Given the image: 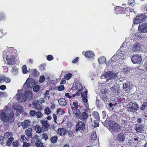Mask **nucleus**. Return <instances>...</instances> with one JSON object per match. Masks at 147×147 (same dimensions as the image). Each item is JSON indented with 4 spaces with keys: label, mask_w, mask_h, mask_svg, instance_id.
<instances>
[{
    "label": "nucleus",
    "mask_w": 147,
    "mask_h": 147,
    "mask_svg": "<svg viewBox=\"0 0 147 147\" xmlns=\"http://www.w3.org/2000/svg\"><path fill=\"white\" fill-rule=\"evenodd\" d=\"M11 110V109L7 105L5 109L0 110V118L3 122L11 123L13 121L14 114Z\"/></svg>",
    "instance_id": "nucleus-1"
},
{
    "label": "nucleus",
    "mask_w": 147,
    "mask_h": 147,
    "mask_svg": "<svg viewBox=\"0 0 147 147\" xmlns=\"http://www.w3.org/2000/svg\"><path fill=\"white\" fill-rule=\"evenodd\" d=\"M22 90H18V94L16 95L20 102H24L27 99L30 100L33 98L32 92L28 90H26L24 94L22 93Z\"/></svg>",
    "instance_id": "nucleus-2"
},
{
    "label": "nucleus",
    "mask_w": 147,
    "mask_h": 147,
    "mask_svg": "<svg viewBox=\"0 0 147 147\" xmlns=\"http://www.w3.org/2000/svg\"><path fill=\"white\" fill-rule=\"evenodd\" d=\"M126 57V55L123 53L118 51L112 57L109 61V63L112 62H116L120 64H122L125 61V59Z\"/></svg>",
    "instance_id": "nucleus-3"
},
{
    "label": "nucleus",
    "mask_w": 147,
    "mask_h": 147,
    "mask_svg": "<svg viewBox=\"0 0 147 147\" xmlns=\"http://www.w3.org/2000/svg\"><path fill=\"white\" fill-rule=\"evenodd\" d=\"M107 123L108 128L111 132H118L121 131L122 127L118 123L111 120H109Z\"/></svg>",
    "instance_id": "nucleus-4"
},
{
    "label": "nucleus",
    "mask_w": 147,
    "mask_h": 147,
    "mask_svg": "<svg viewBox=\"0 0 147 147\" xmlns=\"http://www.w3.org/2000/svg\"><path fill=\"white\" fill-rule=\"evenodd\" d=\"M117 73L113 71H109L104 73L102 75V77L107 79L106 82H108V80H113L116 79L117 77Z\"/></svg>",
    "instance_id": "nucleus-5"
},
{
    "label": "nucleus",
    "mask_w": 147,
    "mask_h": 147,
    "mask_svg": "<svg viewBox=\"0 0 147 147\" xmlns=\"http://www.w3.org/2000/svg\"><path fill=\"white\" fill-rule=\"evenodd\" d=\"M5 57L8 65H13L14 63L15 59V56L9 53H7L6 51H3V57L4 58Z\"/></svg>",
    "instance_id": "nucleus-6"
},
{
    "label": "nucleus",
    "mask_w": 147,
    "mask_h": 147,
    "mask_svg": "<svg viewBox=\"0 0 147 147\" xmlns=\"http://www.w3.org/2000/svg\"><path fill=\"white\" fill-rule=\"evenodd\" d=\"M35 84V81L34 80L31 78H28L26 82L24 83V88H25L26 90H28V89L31 88Z\"/></svg>",
    "instance_id": "nucleus-7"
},
{
    "label": "nucleus",
    "mask_w": 147,
    "mask_h": 147,
    "mask_svg": "<svg viewBox=\"0 0 147 147\" xmlns=\"http://www.w3.org/2000/svg\"><path fill=\"white\" fill-rule=\"evenodd\" d=\"M141 44L140 43H135L130 45L129 47L128 50L130 53L134 51H137L140 49Z\"/></svg>",
    "instance_id": "nucleus-8"
},
{
    "label": "nucleus",
    "mask_w": 147,
    "mask_h": 147,
    "mask_svg": "<svg viewBox=\"0 0 147 147\" xmlns=\"http://www.w3.org/2000/svg\"><path fill=\"white\" fill-rule=\"evenodd\" d=\"M146 18V17L144 14L138 15L134 18V23L135 24H138L142 22L145 21Z\"/></svg>",
    "instance_id": "nucleus-9"
},
{
    "label": "nucleus",
    "mask_w": 147,
    "mask_h": 147,
    "mask_svg": "<svg viewBox=\"0 0 147 147\" xmlns=\"http://www.w3.org/2000/svg\"><path fill=\"white\" fill-rule=\"evenodd\" d=\"M128 109H130V111L133 112H135L138 110L139 106L136 102H131L127 105Z\"/></svg>",
    "instance_id": "nucleus-10"
},
{
    "label": "nucleus",
    "mask_w": 147,
    "mask_h": 147,
    "mask_svg": "<svg viewBox=\"0 0 147 147\" xmlns=\"http://www.w3.org/2000/svg\"><path fill=\"white\" fill-rule=\"evenodd\" d=\"M131 60L133 63L138 64L140 63L142 59L139 55H136L133 56L131 58Z\"/></svg>",
    "instance_id": "nucleus-11"
},
{
    "label": "nucleus",
    "mask_w": 147,
    "mask_h": 147,
    "mask_svg": "<svg viewBox=\"0 0 147 147\" xmlns=\"http://www.w3.org/2000/svg\"><path fill=\"white\" fill-rule=\"evenodd\" d=\"M115 13L117 14H124L125 13H126L127 12V10H128L127 8H125V10H124V7L120 6H117L115 8Z\"/></svg>",
    "instance_id": "nucleus-12"
},
{
    "label": "nucleus",
    "mask_w": 147,
    "mask_h": 147,
    "mask_svg": "<svg viewBox=\"0 0 147 147\" xmlns=\"http://www.w3.org/2000/svg\"><path fill=\"white\" fill-rule=\"evenodd\" d=\"M138 31L142 33L147 32V23H143L138 27Z\"/></svg>",
    "instance_id": "nucleus-13"
},
{
    "label": "nucleus",
    "mask_w": 147,
    "mask_h": 147,
    "mask_svg": "<svg viewBox=\"0 0 147 147\" xmlns=\"http://www.w3.org/2000/svg\"><path fill=\"white\" fill-rule=\"evenodd\" d=\"M76 127V131L80 130H83L85 127V125L82 122L79 121L77 123Z\"/></svg>",
    "instance_id": "nucleus-14"
},
{
    "label": "nucleus",
    "mask_w": 147,
    "mask_h": 147,
    "mask_svg": "<svg viewBox=\"0 0 147 147\" xmlns=\"http://www.w3.org/2000/svg\"><path fill=\"white\" fill-rule=\"evenodd\" d=\"M82 54L87 58H92L94 56V53L93 51H84Z\"/></svg>",
    "instance_id": "nucleus-15"
},
{
    "label": "nucleus",
    "mask_w": 147,
    "mask_h": 147,
    "mask_svg": "<svg viewBox=\"0 0 147 147\" xmlns=\"http://www.w3.org/2000/svg\"><path fill=\"white\" fill-rule=\"evenodd\" d=\"M123 115V116H120L119 118V121L121 124L125 125H127L128 123V120L126 118L125 116V114L122 113Z\"/></svg>",
    "instance_id": "nucleus-16"
},
{
    "label": "nucleus",
    "mask_w": 147,
    "mask_h": 147,
    "mask_svg": "<svg viewBox=\"0 0 147 147\" xmlns=\"http://www.w3.org/2000/svg\"><path fill=\"white\" fill-rule=\"evenodd\" d=\"M126 134L123 133H120L118 134L117 139L119 142H121L124 141L125 138Z\"/></svg>",
    "instance_id": "nucleus-17"
},
{
    "label": "nucleus",
    "mask_w": 147,
    "mask_h": 147,
    "mask_svg": "<svg viewBox=\"0 0 147 147\" xmlns=\"http://www.w3.org/2000/svg\"><path fill=\"white\" fill-rule=\"evenodd\" d=\"M12 108L14 110H16L19 112H23L22 107L17 103H14L12 106Z\"/></svg>",
    "instance_id": "nucleus-18"
},
{
    "label": "nucleus",
    "mask_w": 147,
    "mask_h": 147,
    "mask_svg": "<svg viewBox=\"0 0 147 147\" xmlns=\"http://www.w3.org/2000/svg\"><path fill=\"white\" fill-rule=\"evenodd\" d=\"M32 105L34 108L37 110H41L42 109V107L38 103V101H36V100L33 101Z\"/></svg>",
    "instance_id": "nucleus-19"
},
{
    "label": "nucleus",
    "mask_w": 147,
    "mask_h": 147,
    "mask_svg": "<svg viewBox=\"0 0 147 147\" xmlns=\"http://www.w3.org/2000/svg\"><path fill=\"white\" fill-rule=\"evenodd\" d=\"M88 118V114L85 112H83L81 115H80L79 118L83 121L87 119Z\"/></svg>",
    "instance_id": "nucleus-20"
},
{
    "label": "nucleus",
    "mask_w": 147,
    "mask_h": 147,
    "mask_svg": "<svg viewBox=\"0 0 147 147\" xmlns=\"http://www.w3.org/2000/svg\"><path fill=\"white\" fill-rule=\"evenodd\" d=\"M66 132V129L64 128H59L57 131V134L61 136L65 135Z\"/></svg>",
    "instance_id": "nucleus-21"
},
{
    "label": "nucleus",
    "mask_w": 147,
    "mask_h": 147,
    "mask_svg": "<svg viewBox=\"0 0 147 147\" xmlns=\"http://www.w3.org/2000/svg\"><path fill=\"white\" fill-rule=\"evenodd\" d=\"M74 86L75 87L76 89L78 90V93H80L83 90V88L82 84L79 83V84H75L74 85Z\"/></svg>",
    "instance_id": "nucleus-22"
},
{
    "label": "nucleus",
    "mask_w": 147,
    "mask_h": 147,
    "mask_svg": "<svg viewBox=\"0 0 147 147\" xmlns=\"http://www.w3.org/2000/svg\"><path fill=\"white\" fill-rule=\"evenodd\" d=\"M82 97V100L84 103H87L88 101L87 98V92L84 91L81 94Z\"/></svg>",
    "instance_id": "nucleus-23"
},
{
    "label": "nucleus",
    "mask_w": 147,
    "mask_h": 147,
    "mask_svg": "<svg viewBox=\"0 0 147 147\" xmlns=\"http://www.w3.org/2000/svg\"><path fill=\"white\" fill-rule=\"evenodd\" d=\"M13 135L12 133L11 132H6L4 134V139H9V138H13Z\"/></svg>",
    "instance_id": "nucleus-24"
},
{
    "label": "nucleus",
    "mask_w": 147,
    "mask_h": 147,
    "mask_svg": "<svg viewBox=\"0 0 147 147\" xmlns=\"http://www.w3.org/2000/svg\"><path fill=\"white\" fill-rule=\"evenodd\" d=\"M124 44L125 42H124L123 44L122 45V46L120 48V52H121L122 53H123L124 54V53H125V54L126 55L127 54L128 52L129 53V52L128 51V49H127L126 47H124Z\"/></svg>",
    "instance_id": "nucleus-25"
},
{
    "label": "nucleus",
    "mask_w": 147,
    "mask_h": 147,
    "mask_svg": "<svg viewBox=\"0 0 147 147\" xmlns=\"http://www.w3.org/2000/svg\"><path fill=\"white\" fill-rule=\"evenodd\" d=\"M47 121L45 120H43L41 121L43 128L46 130L50 126L47 123Z\"/></svg>",
    "instance_id": "nucleus-26"
},
{
    "label": "nucleus",
    "mask_w": 147,
    "mask_h": 147,
    "mask_svg": "<svg viewBox=\"0 0 147 147\" xmlns=\"http://www.w3.org/2000/svg\"><path fill=\"white\" fill-rule=\"evenodd\" d=\"M135 129L138 133H142L143 131V127L142 126L138 125L135 126Z\"/></svg>",
    "instance_id": "nucleus-27"
},
{
    "label": "nucleus",
    "mask_w": 147,
    "mask_h": 147,
    "mask_svg": "<svg viewBox=\"0 0 147 147\" xmlns=\"http://www.w3.org/2000/svg\"><path fill=\"white\" fill-rule=\"evenodd\" d=\"M25 133L28 137L31 138L32 136V129L31 128L27 129L26 130Z\"/></svg>",
    "instance_id": "nucleus-28"
},
{
    "label": "nucleus",
    "mask_w": 147,
    "mask_h": 147,
    "mask_svg": "<svg viewBox=\"0 0 147 147\" xmlns=\"http://www.w3.org/2000/svg\"><path fill=\"white\" fill-rule=\"evenodd\" d=\"M58 101L59 104L61 106H64L67 104L64 98H60L58 100Z\"/></svg>",
    "instance_id": "nucleus-29"
},
{
    "label": "nucleus",
    "mask_w": 147,
    "mask_h": 147,
    "mask_svg": "<svg viewBox=\"0 0 147 147\" xmlns=\"http://www.w3.org/2000/svg\"><path fill=\"white\" fill-rule=\"evenodd\" d=\"M30 122L28 120H25L22 123V125L23 128H27L30 125Z\"/></svg>",
    "instance_id": "nucleus-30"
},
{
    "label": "nucleus",
    "mask_w": 147,
    "mask_h": 147,
    "mask_svg": "<svg viewBox=\"0 0 147 147\" xmlns=\"http://www.w3.org/2000/svg\"><path fill=\"white\" fill-rule=\"evenodd\" d=\"M123 89L125 91H127L130 89V85L129 83L127 82L125 83H123Z\"/></svg>",
    "instance_id": "nucleus-31"
},
{
    "label": "nucleus",
    "mask_w": 147,
    "mask_h": 147,
    "mask_svg": "<svg viewBox=\"0 0 147 147\" xmlns=\"http://www.w3.org/2000/svg\"><path fill=\"white\" fill-rule=\"evenodd\" d=\"M28 139L29 138L28 137H26L25 135H23L21 136L20 140L21 142H23L24 143L28 141Z\"/></svg>",
    "instance_id": "nucleus-32"
},
{
    "label": "nucleus",
    "mask_w": 147,
    "mask_h": 147,
    "mask_svg": "<svg viewBox=\"0 0 147 147\" xmlns=\"http://www.w3.org/2000/svg\"><path fill=\"white\" fill-rule=\"evenodd\" d=\"M98 61L99 64H102L106 62V58L104 57H101L98 59Z\"/></svg>",
    "instance_id": "nucleus-33"
},
{
    "label": "nucleus",
    "mask_w": 147,
    "mask_h": 147,
    "mask_svg": "<svg viewBox=\"0 0 147 147\" xmlns=\"http://www.w3.org/2000/svg\"><path fill=\"white\" fill-rule=\"evenodd\" d=\"M116 86H114L109 88H108V89L109 91H110V92L114 93H115L117 91L116 90Z\"/></svg>",
    "instance_id": "nucleus-34"
},
{
    "label": "nucleus",
    "mask_w": 147,
    "mask_h": 147,
    "mask_svg": "<svg viewBox=\"0 0 147 147\" xmlns=\"http://www.w3.org/2000/svg\"><path fill=\"white\" fill-rule=\"evenodd\" d=\"M73 113L76 115L77 117H79L80 116V112L79 109H73Z\"/></svg>",
    "instance_id": "nucleus-35"
},
{
    "label": "nucleus",
    "mask_w": 147,
    "mask_h": 147,
    "mask_svg": "<svg viewBox=\"0 0 147 147\" xmlns=\"http://www.w3.org/2000/svg\"><path fill=\"white\" fill-rule=\"evenodd\" d=\"M92 115L95 119L98 120L100 119L98 113L97 112H94L92 113Z\"/></svg>",
    "instance_id": "nucleus-36"
},
{
    "label": "nucleus",
    "mask_w": 147,
    "mask_h": 147,
    "mask_svg": "<svg viewBox=\"0 0 147 147\" xmlns=\"http://www.w3.org/2000/svg\"><path fill=\"white\" fill-rule=\"evenodd\" d=\"M14 138H11L8 139L6 142V145L7 146H10L12 143V142L13 141Z\"/></svg>",
    "instance_id": "nucleus-37"
},
{
    "label": "nucleus",
    "mask_w": 147,
    "mask_h": 147,
    "mask_svg": "<svg viewBox=\"0 0 147 147\" xmlns=\"http://www.w3.org/2000/svg\"><path fill=\"white\" fill-rule=\"evenodd\" d=\"M37 147H42L43 145V144L41 142L40 140L38 139L36 140L35 143Z\"/></svg>",
    "instance_id": "nucleus-38"
},
{
    "label": "nucleus",
    "mask_w": 147,
    "mask_h": 147,
    "mask_svg": "<svg viewBox=\"0 0 147 147\" xmlns=\"http://www.w3.org/2000/svg\"><path fill=\"white\" fill-rule=\"evenodd\" d=\"M35 129L37 133H39L41 132L40 127L39 125L36 126L35 127Z\"/></svg>",
    "instance_id": "nucleus-39"
},
{
    "label": "nucleus",
    "mask_w": 147,
    "mask_h": 147,
    "mask_svg": "<svg viewBox=\"0 0 147 147\" xmlns=\"http://www.w3.org/2000/svg\"><path fill=\"white\" fill-rule=\"evenodd\" d=\"M5 15L3 13L0 12V22L5 20Z\"/></svg>",
    "instance_id": "nucleus-40"
},
{
    "label": "nucleus",
    "mask_w": 147,
    "mask_h": 147,
    "mask_svg": "<svg viewBox=\"0 0 147 147\" xmlns=\"http://www.w3.org/2000/svg\"><path fill=\"white\" fill-rule=\"evenodd\" d=\"M97 138L96 132L93 131L91 135V138L93 140H95Z\"/></svg>",
    "instance_id": "nucleus-41"
},
{
    "label": "nucleus",
    "mask_w": 147,
    "mask_h": 147,
    "mask_svg": "<svg viewBox=\"0 0 147 147\" xmlns=\"http://www.w3.org/2000/svg\"><path fill=\"white\" fill-rule=\"evenodd\" d=\"M96 105L99 108H101L102 107V103L100 102V101L97 99L96 100Z\"/></svg>",
    "instance_id": "nucleus-42"
},
{
    "label": "nucleus",
    "mask_w": 147,
    "mask_h": 147,
    "mask_svg": "<svg viewBox=\"0 0 147 147\" xmlns=\"http://www.w3.org/2000/svg\"><path fill=\"white\" fill-rule=\"evenodd\" d=\"M22 71L23 74H25L28 71L26 66L25 65H23L22 68Z\"/></svg>",
    "instance_id": "nucleus-43"
},
{
    "label": "nucleus",
    "mask_w": 147,
    "mask_h": 147,
    "mask_svg": "<svg viewBox=\"0 0 147 147\" xmlns=\"http://www.w3.org/2000/svg\"><path fill=\"white\" fill-rule=\"evenodd\" d=\"M72 76V74L70 73H69L67 74L65 76H64L65 78L67 80H69L71 77Z\"/></svg>",
    "instance_id": "nucleus-44"
},
{
    "label": "nucleus",
    "mask_w": 147,
    "mask_h": 147,
    "mask_svg": "<svg viewBox=\"0 0 147 147\" xmlns=\"http://www.w3.org/2000/svg\"><path fill=\"white\" fill-rule=\"evenodd\" d=\"M116 105H117V103H112V102H111L109 104V109L111 110H113V106H115Z\"/></svg>",
    "instance_id": "nucleus-45"
},
{
    "label": "nucleus",
    "mask_w": 147,
    "mask_h": 147,
    "mask_svg": "<svg viewBox=\"0 0 147 147\" xmlns=\"http://www.w3.org/2000/svg\"><path fill=\"white\" fill-rule=\"evenodd\" d=\"M18 71V69L16 67H13L11 70L12 72L14 75H16L17 74Z\"/></svg>",
    "instance_id": "nucleus-46"
},
{
    "label": "nucleus",
    "mask_w": 147,
    "mask_h": 147,
    "mask_svg": "<svg viewBox=\"0 0 147 147\" xmlns=\"http://www.w3.org/2000/svg\"><path fill=\"white\" fill-rule=\"evenodd\" d=\"M57 140V137L56 136L52 137L51 138V142L53 143H55Z\"/></svg>",
    "instance_id": "nucleus-47"
},
{
    "label": "nucleus",
    "mask_w": 147,
    "mask_h": 147,
    "mask_svg": "<svg viewBox=\"0 0 147 147\" xmlns=\"http://www.w3.org/2000/svg\"><path fill=\"white\" fill-rule=\"evenodd\" d=\"M135 0H128V5L134 6L135 4Z\"/></svg>",
    "instance_id": "nucleus-48"
},
{
    "label": "nucleus",
    "mask_w": 147,
    "mask_h": 147,
    "mask_svg": "<svg viewBox=\"0 0 147 147\" xmlns=\"http://www.w3.org/2000/svg\"><path fill=\"white\" fill-rule=\"evenodd\" d=\"M36 115L38 118H41L43 116L42 114L40 111H38L36 113Z\"/></svg>",
    "instance_id": "nucleus-49"
},
{
    "label": "nucleus",
    "mask_w": 147,
    "mask_h": 147,
    "mask_svg": "<svg viewBox=\"0 0 147 147\" xmlns=\"http://www.w3.org/2000/svg\"><path fill=\"white\" fill-rule=\"evenodd\" d=\"M49 91L48 90H47L46 91V92L45 93L44 95V98H47V99H49V98H50V96H49Z\"/></svg>",
    "instance_id": "nucleus-50"
},
{
    "label": "nucleus",
    "mask_w": 147,
    "mask_h": 147,
    "mask_svg": "<svg viewBox=\"0 0 147 147\" xmlns=\"http://www.w3.org/2000/svg\"><path fill=\"white\" fill-rule=\"evenodd\" d=\"M131 69L130 68L125 67L123 69V71L125 73L129 72L130 71Z\"/></svg>",
    "instance_id": "nucleus-51"
},
{
    "label": "nucleus",
    "mask_w": 147,
    "mask_h": 147,
    "mask_svg": "<svg viewBox=\"0 0 147 147\" xmlns=\"http://www.w3.org/2000/svg\"><path fill=\"white\" fill-rule=\"evenodd\" d=\"M45 113L46 114L49 115L51 113V111L49 108L46 107L45 110Z\"/></svg>",
    "instance_id": "nucleus-52"
},
{
    "label": "nucleus",
    "mask_w": 147,
    "mask_h": 147,
    "mask_svg": "<svg viewBox=\"0 0 147 147\" xmlns=\"http://www.w3.org/2000/svg\"><path fill=\"white\" fill-rule=\"evenodd\" d=\"M31 146L30 143H27L26 142H24L22 144L23 147H30Z\"/></svg>",
    "instance_id": "nucleus-53"
},
{
    "label": "nucleus",
    "mask_w": 147,
    "mask_h": 147,
    "mask_svg": "<svg viewBox=\"0 0 147 147\" xmlns=\"http://www.w3.org/2000/svg\"><path fill=\"white\" fill-rule=\"evenodd\" d=\"M54 59L53 56L51 55H48L47 56V59L48 61H51Z\"/></svg>",
    "instance_id": "nucleus-54"
},
{
    "label": "nucleus",
    "mask_w": 147,
    "mask_h": 147,
    "mask_svg": "<svg viewBox=\"0 0 147 147\" xmlns=\"http://www.w3.org/2000/svg\"><path fill=\"white\" fill-rule=\"evenodd\" d=\"M19 145V143L17 140H14L12 143L13 146L15 147H17Z\"/></svg>",
    "instance_id": "nucleus-55"
},
{
    "label": "nucleus",
    "mask_w": 147,
    "mask_h": 147,
    "mask_svg": "<svg viewBox=\"0 0 147 147\" xmlns=\"http://www.w3.org/2000/svg\"><path fill=\"white\" fill-rule=\"evenodd\" d=\"M42 138L45 140H47L48 139V134L47 133H43L42 134Z\"/></svg>",
    "instance_id": "nucleus-56"
},
{
    "label": "nucleus",
    "mask_w": 147,
    "mask_h": 147,
    "mask_svg": "<svg viewBox=\"0 0 147 147\" xmlns=\"http://www.w3.org/2000/svg\"><path fill=\"white\" fill-rule=\"evenodd\" d=\"M72 105L74 107L73 109H77L78 107V102H73Z\"/></svg>",
    "instance_id": "nucleus-57"
},
{
    "label": "nucleus",
    "mask_w": 147,
    "mask_h": 147,
    "mask_svg": "<svg viewBox=\"0 0 147 147\" xmlns=\"http://www.w3.org/2000/svg\"><path fill=\"white\" fill-rule=\"evenodd\" d=\"M40 89V87L39 86L36 85L35 86V87L33 88V90L35 92H38Z\"/></svg>",
    "instance_id": "nucleus-58"
},
{
    "label": "nucleus",
    "mask_w": 147,
    "mask_h": 147,
    "mask_svg": "<svg viewBox=\"0 0 147 147\" xmlns=\"http://www.w3.org/2000/svg\"><path fill=\"white\" fill-rule=\"evenodd\" d=\"M45 77L44 76H42L40 77L39 82L41 83L43 82L45 80Z\"/></svg>",
    "instance_id": "nucleus-59"
},
{
    "label": "nucleus",
    "mask_w": 147,
    "mask_h": 147,
    "mask_svg": "<svg viewBox=\"0 0 147 147\" xmlns=\"http://www.w3.org/2000/svg\"><path fill=\"white\" fill-rule=\"evenodd\" d=\"M53 117L54 119V122L57 124H59L60 123V122H57V117L56 115L55 114H54L53 115Z\"/></svg>",
    "instance_id": "nucleus-60"
},
{
    "label": "nucleus",
    "mask_w": 147,
    "mask_h": 147,
    "mask_svg": "<svg viewBox=\"0 0 147 147\" xmlns=\"http://www.w3.org/2000/svg\"><path fill=\"white\" fill-rule=\"evenodd\" d=\"M29 114L30 115L34 116L36 114V111L34 110H31L30 111Z\"/></svg>",
    "instance_id": "nucleus-61"
},
{
    "label": "nucleus",
    "mask_w": 147,
    "mask_h": 147,
    "mask_svg": "<svg viewBox=\"0 0 147 147\" xmlns=\"http://www.w3.org/2000/svg\"><path fill=\"white\" fill-rule=\"evenodd\" d=\"M94 124L93 125L94 127H97L99 126V124L98 120H94Z\"/></svg>",
    "instance_id": "nucleus-62"
},
{
    "label": "nucleus",
    "mask_w": 147,
    "mask_h": 147,
    "mask_svg": "<svg viewBox=\"0 0 147 147\" xmlns=\"http://www.w3.org/2000/svg\"><path fill=\"white\" fill-rule=\"evenodd\" d=\"M4 81L6 83H9L11 81V79L8 78H5L4 79Z\"/></svg>",
    "instance_id": "nucleus-63"
},
{
    "label": "nucleus",
    "mask_w": 147,
    "mask_h": 147,
    "mask_svg": "<svg viewBox=\"0 0 147 147\" xmlns=\"http://www.w3.org/2000/svg\"><path fill=\"white\" fill-rule=\"evenodd\" d=\"M65 88L63 85H61L58 87V90L59 91L63 90Z\"/></svg>",
    "instance_id": "nucleus-64"
}]
</instances>
